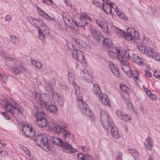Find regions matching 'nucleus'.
Masks as SVG:
<instances>
[{
  "label": "nucleus",
  "instance_id": "nucleus-1",
  "mask_svg": "<svg viewBox=\"0 0 160 160\" xmlns=\"http://www.w3.org/2000/svg\"><path fill=\"white\" fill-rule=\"evenodd\" d=\"M63 133L65 142L55 137L52 138V143L54 144H56L59 146L62 147L65 149L69 150L71 152H75L76 150L68 144L70 141H72L73 135L68 131L65 130L63 131Z\"/></svg>",
  "mask_w": 160,
  "mask_h": 160
},
{
  "label": "nucleus",
  "instance_id": "nucleus-2",
  "mask_svg": "<svg viewBox=\"0 0 160 160\" xmlns=\"http://www.w3.org/2000/svg\"><path fill=\"white\" fill-rule=\"evenodd\" d=\"M123 53L122 51L118 54V59L120 61L122 66L121 67L122 70L128 76H131V69L129 67V62L128 60L130 58V54L129 52H126V54H123Z\"/></svg>",
  "mask_w": 160,
  "mask_h": 160
},
{
  "label": "nucleus",
  "instance_id": "nucleus-3",
  "mask_svg": "<svg viewBox=\"0 0 160 160\" xmlns=\"http://www.w3.org/2000/svg\"><path fill=\"white\" fill-rule=\"evenodd\" d=\"M75 94L78 98L77 103L82 113L89 117H91L93 115V113L90 109L88 107L86 102H83L82 99V93H79V90H76Z\"/></svg>",
  "mask_w": 160,
  "mask_h": 160
},
{
  "label": "nucleus",
  "instance_id": "nucleus-4",
  "mask_svg": "<svg viewBox=\"0 0 160 160\" xmlns=\"http://www.w3.org/2000/svg\"><path fill=\"white\" fill-rule=\"evenodd\" d=\"M35 142L38 145L43 148L46 151L48 152L50 150L48 144V138L45 135H37L35 137Z\"/></svg>",
  "mask_w": 160,
  "mask_h": 160
},
{
  "label": "nucleus",
  "instance_id": "nucleus-5",
  "mask_svg": "<svg viewBox=\"0 0 160 160\" xmlns=\"http://www.w3.org/2000/svg\"><path fill=\"white\" fill-rule=\"evenodd\" d=\"M102 122L101 124L103 128L107 131L110 129V131L112 138L115 139H118L119 138V135L118 134L116 128L114 125L113 123L110 120L107 121H105Z\"/></svg>",
  "mask_w": 160,
  "mask_h": 160
},
{
  "label": "nucleus",
  "instance_id": "nucleus-6",
  "mask_svg": "<svg viewBox=\"0 0 160 160\" xmlns=\"http://www.w3.org/2000/svg\"><path fill=\"white\" fill-rule=\"evenodd\" d=\"M32 113L36 119V123L39 127H43L47 125L48 121L44 116V113L43 112H39L37 111L33 110Z\"/></svg>",
  "mask_w": 160,
  "mask_h": 160
},
{
  "label": "nucleus",
  "instance_id": "nucleus-7",
  "mask_svg": "<svg viewBox=\"0 0 160 160\" xmlns=\"http://www.w3.org/2000/svg\"><path fill=\"white\" fill-rule=\"evenodd\" d=\"M102 2L103 4L101 2L100 3L99 2H96V5L99 7L101 6L104 12L107 13H110L112 11V8L114 9L112 6V4L110 3V1H107L104 2L102 1Z\"/></svg>",
  "mask_w": 160,
  "mask_h": 160
},
{
  "label": "nucleus",
  "instance_id": "nucleus-8",
  "mask_svg": "<svg viewBox=\"0 0 160 160\" xmlns=\"http://www.w3.org/2000/svg\"><path fill=\"white\" fill-rule=\"evenodd\" d=\"M136 32L134 28H130L127 29V33L125 35V39L128 41L134 40L135 41L137 39H139V37L136 36Z\"/></svg>",
  "mask_w": 160,
  "mask_h": 160
},
{
  "label": "nucleus",
  "instance_id": "nucleus-9",
  "mask_svg": "<svg viewBox=\"0 0 160 160\" xmlns=\"http://www.w3.org/2000/svg\"><path fill=\"white\" fill-rule=\"evenodd\" d=\"M72 56L75 59H77V60L81 62L82 64H85L86 61L85 60L84 54L81 51L77 50L74 51L72 53Z\"/></svg>",
  "mask_w": 160,
  "mask_h": 160
},
{
  "label": "nucleus",
  "instance_id": "nucleus-10",
  "mask_svg": "<svg viewBox=\"0 0 160 160\" xmlns=\"http://www.w3.org/2000/svg\"><path fill=\"white\" fill-rule=\"evenodd\" d=\"M67 125L66 124L62 123L59 125L57 123H52L51 126V129L57 133H61L65 130Z\"/></svg>",
  "mask_w": 160,
  "mask_h": 160
},
{
  "label": "nucleus",
  "instance_id": "nucleus-11",
  "mask_svg": "<svg viewBox=\"0 0 160 160\" xmlns=\"http://www.w3.org/2000/svg\"><path fill=\"white\" fill-rule=\"evenodd\" d=\"M11 71L12 73L15 75H17L23 71H26L27 70L19 62V65H15L13 66V68H11Z\"/></svg>",
  "mask_w": 160,
  "mask_h": 160
},
{
  "label": "nucleus",
  "instance_id": "nucleus-12",
  "mask_svg": "<svg viewBox=\"0 0 160 160\" xmlns=\"http://www.w3.org/2000/svg\"><path fill=\"white\" fill-rule=\"evenodd\" d=\"M91 32L93 37L97 41H99L104 38L102 34L93 28H90Z\"/></svg>",
  "mask_w": 160,
  "mask_h": 160
},
{
  "label": "nucleus",
  "instance_id": "nucleus-13",
  "mask_svg": "<svg viewBox=\"0 0 160 160\" xmlns=\"http://www.w3.org/2000/svg\"><path fill=\"white\" fill-rule=\"evenodd\" d=\"M121 51L124 53L123 54L125 55L126 52H129L128 51H126L124 50H123L121 48H116L115 50V52L111 50H108V55L110 58L111 59H113L115 57L118 59V57L117 56L118 54Z\"/></svg>",
  "mask_w": 160,
  "mask_h": 160
},
{
  "label": "nucleus",
  "instance_id": "nucleus-14",
  "mask_svg": "<svg viewBox=\"0 0 160 160\" xmlns=\"http://www.w3.org/2000/svg\"><path fill=\"white\" fill-rule=\"evenodd\" d=\"M53 100H56L57 103L60 106H62L63 104V98L62 96L54 92L52 94Z\"/></svg>",
  "mask_w": 160,
  "mask_h": 160
},
{
  "label": "nucleus",
  "instance_id": "nucleus-15",
  "mask_svg": "<svg viewBox=\"0 0 160 160\" xmlns=\"http://www.w3.org/2000/svg\"><path fill=\"white\" fill-rule=\"evenodd\" d=\"M19 61L11 57L6 58L5 64L8 67H13L15 65H19Z\"/></svg>",
  "mask_w": 160,
  "mask_h": 160
},
{
  "label": "nucleus",
  "instance_id": "nucleus-16",
  "mask_svg": "<svg viewBox=\"0 0 160 160\" xmlns=\"http://www.w3.org/2000/svg\"><path fill=\"white\" fill-rule=\"evenodd\" d=\"M98 98L100 100L103 104L110 106V102L107 95L105 94H102L99 96Z\"/></svg>",
  "mask_w": 160,
  "mask_h": 160
},
{
  "label": "nucleus",
  "instance_id": "nucleus-17",
  "mask_svg": "<svg viewBox=\"0 0 160 160\" xmlns=\"http://www.w3.org/2000/svg\"><path fill=\"white\" fill-rule=\"evenodd\" d=\"M30 22L31 24L38 28L39 29H40L39 27L40 26L42 27V24H44L43 21L41 20L38 18L34 19L32 18Z\"/></svg>",
  "mask_w": 160,
  "mask_h": 160
},
{
  "label": "nucleus",
  "instance_id": "nucleus-18",
  "mask_svg": "<svg viewBox=\"0 0 160 160\" xmlns=\"http://www.w3.org/2000/svg\"><path fill=\"white\" fill-rule=\"evenodd\" d=\"M108 66L111 71L114 75L117 77H119V74L117 67L111 62H109L108 63Z\"/></svg>",
  "mask_w": 160,
  "mask_h": 160
},
{
  "label": "nucleus",
  "instance_id": "nucleus-19",
  "mask_svg": "<svg viewBox=\"0 0 160 160\" xmlns=\"http://www.w3.org/2000/svg\"><path fill=\"white\" fill-rule=\"evenodd\" d=\"M132 61L140 66H142L143 64V60L142 59L139 57L136 54H133L132 56Z\"/></svg>",
  "mask_w": 160,
  "mask_h": 160
},
{
  "label": "nucleus",
  "instance_id": "nucleus-20",
  "mask_svg": "<svg viewBox=\"0 0 160 160\" xmlns=\"http://www.w3.org/2000/svg\"><path fill=\"white\" fill-rule=\"evenodd\" d=\"M80 74L83 78L88 82L92 81V77L91 75L89 73L88 70H84L80 72Z\"/></svg>",
  "mask_w": 160,
  "mask_h": 160
},
{
  "label": "nucleus",
  "instance_id": "nucleus-21",
  "mask_svg": "<svg viewBox=\"0 0 160 160\" xmlns=\"http://www.w3.org/2000/svg\"><path fill=\"white\" fill-rule=\"evenodd\" d=\"M63 20L68 25L73 22V20L70 15L67 13L63 12L62 14Z\"/></svg>",
  "mask_w": 160,
  "mask_h": 160
},
{
  "label": "nucleus",
  "instance_id": "nucleus-22",
  "mask_svg": "<svg viewBox=\"0 0 160 160\" xmlns=\"http://www.w3.org/2000/svg\"><path fill=\"white\" fill-rule=\"evenodd\" d=\"M100 116L101 123L104 122V124L105 121H107L110 120L108 117V114L104 110H101L100 111Z\"/></svg>",
  "mask_w": 160,
  "mask_h": 160
},
{
  "label": "nucleus",
  "instance_id": "nucleus-23",
  "mask_svg": "<svg viewBox=\"0 0 160 160\" xmlns=\"http://www.w3.org/2000/svg\"><path fill=\"white\" fill-rule=\"evenodd\" d=\"M152 142L151 138L148 137L145 139L144 143L145 148L148 150H151L152 147Z\"/></svg>",
  "mask_w": 160,
  "mask_h": 160
},
{
  "label": "nucleus",
  "instance_id": "nucleus-24",
  "mask_svg": "<svg viewBox=\"0 0 160 160\" xmlns=\"http://www.w3.org/2000/svg\"><path fill=\"white\" fill-rule=\"evenodd\" d=\"M112 29L116 32L117 34L120 36H122L125 38L126 32L123 31L120 29L114 26L111 27Z\"/></svg>",
  "mask_w": 160,
  "mask_h": 160
},
{
  "label": "nucleus",
  "instance_id": "nucleus-25",
  "mask_svg": "<svg viewBox=\"0 0 160 160\" xmlns=\"http://www.w3.org/2000/svg\"><path fill=\"white\" fill-rule=\"evenodd\" d=\"M4 107L10 113L13 114L14 113V108L13 104H11L7 102L5 105Z\"/></svg>",
  "mask_w": 160,
  "mask_h": 160
},
{
  "label": "nucleus",
  "instance_id": "nucleus-26",
  "mask_svg": "<svg viewBox=\"0 0 160 160\" xmlns=\"http://www.w3.org/2000/svg\"><path fill=\"white\" fill-rule=\"evenodd\" d=\"M154 53L153 49L150 48L148 46H146V49H145L144 53L148 57H152Z\"/></svg>",
  "mask_w": 160,
  "mask_h": 160
},
{
  "label": "nucleus",
  "instance_id": "nucleus-27",
  "mask_svg": "<svg viewBox=\"0 0 160 160\" xmlns=\"http://www.w3.org/2000/svg\"><path fill=\"white\" fill-rule=\"evenodd\" d=\"M47 110L50 112L56 114L58 111V108L55 105L52 104H50L48 106Z\"/></svg>",
  "mask_w": 160,
  "mask_h": 160
},
{
  "label": "nucleus",
  "instance_id": "nucleus-28",
  "mask_svg": "<svg viewBox=\"0 0 160 160\" xmlns=\"http://www.w3.org/2000/svg\"><path fill=\"white\" fill-rule=\"evenodd\" d=\"M74 23L77 27H84L85 25L88 24V22L79 18L78 20L76 22H74Z\"/></svg>",
  "mask_w": 160,
  "mask_h": 160
},
{
  "label": "nucleus",
  "instance_id": "nucleus-29",
  "mask_svg": "<svg viewBox=\"0 0 160 160\" xmlns=\"http://www.w3.org/2000/svg\"><path fill=\"white\" fill-rule=\"evenodd\" d=\"M77 158L78 160H92V159L91 157L81 153L78 154Z\"/></svg>",
  "mask_w": 160,
  "mask_h": 160
},
{
  "label": "nucleus",
  "instance_id": "nucleus-30",
  "mask_svg": "<svg viewBox=\"0 0 160 160\" xmlns=\"http://www.w3.org/2000/svg\"><path fill=\"white\" fill-rule=\"evenodd\" d=\"M93 90L94 93L96 95L99 96L102 94L101 92L100 88L97 84H95L93 85Z\"/></svg>",
  "mask_w": 160,
  "mask_h": 160
},
{
  "label": "nucleus",
  "instance_id": "nucleus-31",
  "mask_svg": "<svg viewBox=\"0 0 160 160\" xmlns=\"http://www.w3.org/2000/svg\"><path fill=\"white\" fill-rule=\"evenodd\" d=\"M102 41L103 45L105 47H111L112 44V41L111 39L108 38H106L102 39Z\"/></svg>",
  "mask_w": 160,
  "mask_h": 160
},
{
  "label": "nucleus",
  "instance_id": "nucleus-32",
  "mask_svg": "<svg viewBox=\"0 0 160 160\" xmlns=\"http://www.w3.org/2000/svg\"><path fill=\"white\" fill-rule=\"evenodd\" d=\"M39 9L40 10V13L41 16L47 19H50L51 20H53L54 19L53 18L51 17L50 16L48 15V14L45 13V12L41 9L39 8Z\"/></svg>",
  "mask_w": 160,
  "mask_h": 160
},
{
  "label": "nucleus",
  "instance_id": "nucleus-33",
  "mask_svg": "<svg viewBox=\"0 0 160 160\" xmlns=\"http://www.w3.org/2000/svg\"><path fill=\"white\" fill-rule=\"evenodd\" d=\"M79 18L82 19L85 21L86 20L89 21L91 20L90 18L89 17L86 13L83 12L81 13Z\"/></svg>",
  "mask_w": 160,
  "mask_h": 160
},
{
  "label": "nucleus",
  "instance_id": "nucleus-34",
  "mask_svg": "<svg viewBox=\"0 0 160 160\" xmlns=\"http://www.w3.org/2000/svg\"><path fill=\"white\" fill-rule=\"evenodd\" d=\"M13 105H14V110H16L19 113L22 114L23 109L21 106L18 105L17 103L14 102Z\"/></svg>",
  "mask_w": 160,
  "mask_h": 160
},
{
  "label": "nucleus",
  "instance_id": "nucleus-35",
  "mask_svg": "<svg viewBox=\"0 0 160 160\" xmlns=\"http://www.w3.org/2000/svg\"><path fill=\"white\" fill-rule=\"evenodd\" d=\"M10 38L12 43L13 44H17L18 43V38L14 35H12L10 36Z\"/></svg>",
  "mask_w": 160,
  "mask_h": 160
},
{
  "label": "nucleus",
  "instance_id": "nucleus-36",
  "mask_svg": "<svg viewBox=\"0 0 160 160\" xmlns=\"http://www.w3.org/2000/svg\"><path fill=\"white\" fill-rule=\"evenodd\" d=\"M45 89L48 92H52L53 91V86L50 84V82L46 83L45 85Z\"/></svg>",
  "mask_w": 160,
  "mask_h": 160
},
{
  "label": "nucleus",
  "instance_id": "nucleus-37",
  "mask_svg": "<svg viewBox=\"0 0 160 160\" xmlns=\"http://www.w3.org/2000/svg\"><path fill=\"white\" fill-rule=\"evenodd\" d=\"M101 28L104 32L107 33L109 35H111L112 34V32L110 31H108V25L107 23H106L104 24L103 27H101Z\"/></svg>",
  "mask_w": 160,
  "mask_h": 160
},
{
  "label": "nucleus",
  "instance_id": "nucleus-38",
  "mask_svg": "<svg viewBox=\"0 0 160 160\" xmlns=\"http://www.w3.org/2000/svg\"><path fill=\"white\" fill-rule=\"evenodd\" d=\"M27 131L29 133L28 134H25L26 136H27V137L29 138H32L34 136L35 133L34 130L33 128H30L29 130Z\"/></svg>",
  "mask_w": 160,
  "mask_h": 160
},
{
  "label": "nucleus",
  "instance_id": "nucleus-39",
  "mask_svg": "<svg viewBox=\"0 0 160 160\" xmlns=\"http://www.w3.org/2000/svg\"><path fill=\"white\" fill-rule=\"evenodd\" d=\"M120 88L122 91L126 93H128L129 92V88L124 84H120Z\"/></svg>",
  "mask_w": 160,
  "mask_h": 160
},
{
  "label": "nucleus",
  "instance_id": "nucleus-40",
  "mask_svg": "<svg viewBox=\"0 0 160 160\" xmlns=\"http://www.w3.org/2000/svg\"><path fill=\"white\" fill-rule=\"evenodd\" d=\"M8 77L5 75H2L0 73V80L1 81L6 83L8 81Z\"/></svg>",
  "mask_w": 160,
  "mask_h": 160
},
{
  "label": "nucleus",
  "instance_id": "nucleus-41",
  "mask_svg": "<svg viewBox=\"0 0 160 160\" xmlns=\"http://www.w3.org/2000/svg\"><path fill=\"white\" fill-rule=\"evenodd\" d=\"M32 63L37 68H42V64L39 62H37L35 61L32 60Z\"/></svg>",
  "mask_w": 160,
  "mask_h": 160
},
{
  "label": "nucleus",
  "instance_id": "nucleus-42",
  "mask_svg": "<svg viewBox=\"0 0 160 160\" xmlns=\"http://www.w3.org/2000/svg\"><path fill=\"white\" fill-rule=\"evenodd\" d=\"M122 118L121 119H122L125 121H128L131 119V116L129 115H126L124 114L122 116Z\"/></svg>",
  "mask_w": 160,
  "mask_h": 160
},
{
  "label": "nucleus",
  "instance_id": "nucleus-43",
  "mask_svg": "<svg viewBox=\"0 0 160 160\" xmlns=\"http://www.w3.org/2000/svg\"><path fill=\"white\" fill-rule=\"evenodd\" d=\"M139 74V72L137 71H134L132 73L131 72V76H128L130 77H132L136 79L138 78Z\"/></svg>",
  "mask_w": 160,
  "mask_h": 160
},
{
  "label": "nucleus",
  "instance_id": "nucleus-44",
  "mask_svg": "<svg viewBox=\"0 0 160 160\" xmlns=\"http://www.w3.org/2000/svg\"><path fill=\"white\" fill-rule=\"evenodd\" d=\"M38 32L39 34V36H38L39 39L41 40H44L45 38V34L42 32V30L39 29Z\"/></svg>",
  "mask_w": 160,
  "mask_h": 160
},
{
  "label": "nucleus",
  "instance_id": "nucleus-45",
  "mask_svg": "<svg viewBox=\"0 0 160 160\" xmlns=\"http://www.w3.org/2000/svg\"><path fill=\"white\" fill-rule=\"evenodd\" d=\"M68 78L70 82H72V83H74V81L75 80V77L72 73L69 72V73Z\"/></svg>",
  "mask_w": 160,
  "mask_h": 160
},
{
  "label": "nucleus",
  "instance_id": "nucleus-46",
  "mask_svg": "<svg viewBox=\"0 0 160 160\" xmlns=\"http://www.w3.org/2000/svg\"><path fill=\"white\" fill-rule=\"evenodd\" d=\"M66 24L67 23L65 22L60 21L59 22L58 26L60 29H64L66 28Z\"/></svg>",
  "mask_w": 160,
  "mask_h": 160
},
{
  "label": "nucleus",
  "instance_id": "nucleus-47",
  "mask_svg": "<svg viewBox=\"0 0 160 160\" xmlns=\"http://www.w3.org/2000/svg\"><path fill=\"white\" fill-rule=\"evenodd\" d=\"M123 99L124 102L126 103L128 108H130L132 106L131 103H130V101L128 99L125 98H123Z\"/></svg>",
  "mask_w": 160,
  "mask_h": 160
},
{
  "label": "nucleus",
  "instance_id": "nucleus-48",
  "mask_svg": "<svg viewBox=\"0 0 160 160\" xmlns=\"http://www.w3.org/2000/svg\"><path fill=\"white\" fill-rule=\"evenodd\" d=\"M67 46L68 48L71 51L72 54V53L74 52V51H77L76 48L74 46V45L71 44L70 43L67 44Z\"/></svg>",
  "mask_w": 160,
  "mask_h": 160
},
{
  "label": "nucleus",
  "instance_id": "nucleus-49",
  "mask_svg": "<svg viewBox=\"0 0 160 160\" xmlns=\"http://www.w3.org/2000/svg\"><path fill=\"white\" fill-rule=\"evenodd\" d=\"M152 58L156 61L160 62V54L154 52Z\"/></svg>",
  "mask_w": 160,
  "mask_h": 160
},
{
  "label": "nucleus",
  "instance_id": "nucleus-50",
  "mask_svg": "<svg viewBox=\"0 0 160 160\" xmlns=\"http://www.w3.org/2000/svg\"><path fill=\"white\" fill-rule=\"evenodd\" d=\"M96 22L97 24L100 28L103 27V26L104 25V24H106L104 21L100 20V19H97L96 20Z\"/></svg>",
  "mask_w": 160,
  "mask_h": 160
},
{
  "label": "nucleus",
  "instance_id": "nucleus-51",
  "mask_svg": "<svg viewBox=\"0 0 160 160\" xmlns=\"http://www.w3.org/2000/svg\"><path fill=\"white\" fill-rule=\"evenodd\" d=\"M137 48L139 51L141 53H144L146 49V46L144 47L142 46H138Z\"/></svg>",
  "mask_w": 160,
  "mask_h": 160
},
{
  "label": "nucleus",
  "instance_id": "nucleus-52",
  "mask_svg": "<svg viewBox=\"0 0 160 160\" xmlns=\"http://www.w3.org/2000/svg\"><path fill=\"white\" fill-rule=\"evenodd\" d=\"M38 102V103L42 106L46 105V102L43 100H42L41 99L38 98V99L37 100Z\"/></svg>",
  "mask_w": 160,
  "mask_h": 160
},
{
  "label": "nucleus",
  "instance_id": "nucleus-53",
  "mask_svg": "<svg viewBox=\"0 0 160 160\" xmlns=\"http://www.w3.org/2000/svg\"><path fill=\"white\" fill-rule=\"evenodd\" d=\"M59 86L61 88L63 89L66 90L68 88L66 84L63 82H61L59 84Z\"/></svg>",
  "mask_w": 160,
  "mask_h": 160
},
{
  "label": "nucleus",
  "instance_id": "nucleus-54",
  "mask_svg": "<svg viewBox=\"0 0 160 160\" xmlns=\"http://www.w3.org/2000/svg\"><path fill=\"white\" fill-rule=\"evenodd\" d=\"M116 114L121 119L122 118V116L124 113H123L120 110H117L116 112Z\"/></svg>",
  "mask_w": 160,
  "mask_h": 160
},
{
  "label": "nucleus",
  "instance_id": "nucleus-55",
  "mask_svg": "<svg viewBox=\"0 0 160 160\" xmlns=\"http://www.w3.org/2000/svg\"><path fill=\"white\" fill-rule=\"evenodd\" d=\"M74 41L76 42V43L78 45L82 46V43L83 42V41L82 40L78 39L77 38L74 39Z\"/></svg>",
  "mask_w": 160,
  "mask_h": 160
},
{
  "label": "nucleus",
  "instance_id": "nucleus-56",
  "mask_svg": "<svg viewBox=\"0 0 160 160\" xmlns=\"http://www.w3.org/2000/svg\"><path fill=\"white\" fill-rule=\"evenodd\" d=\"M122 153L121 152H119L117 157V160H122Z\"/></svg>",
  "mask_w": 160,
  "mask_h": 160
},
{
  "label": "nucleus",
  "instance_id": "nucleus-57",
  "mask_svg": "<svg viewBox=\"0 0 160 160\" xmlns=\"http://www.w3.org/2000/svg\"><path fill=\"white\" fill-rule=\"evenodd\" d=\"M145 75L147 77H150L152 75V74L148 71H145Z\"/></svg>",
  "mask_w": 160,
  "mask_h": 160
},
{
  "label": "nucleus",
  "instance_id": "nucleus-58",
  "mask_svg": "<svg viewBox=\"0 0 160 160\" xmlns=\"http://www.w3.org/2000/svg\"><path fill=\"white\" fill-rule=\"evenodd\" d=\"M12 17L10 15L6 16L5 18V20L6 21H9L11 20Z\"/></svg>",
  "mask_w": 160,
  "mask_h": 160
},
{
  "label": "nucleus",
  "instance_id": "nucleus-59",
  "mask_svg": "<svg viewBox=\"0 0 160 160\" xmlns=\"http://www.w3.org/2000/svg\"><path fill=\"white\" fill-rule=\"evenodd\" d=\"M149 97L152 100H155L156 98V96L155 95L152 94H151Z\"/></svg>",
  "mask_w": 160,
  "mask_h": 160
},
{
  "label": "nucleus",
  "instance_id": "nucleus-60",
  "mask_svg": "<svg viewBox=\"0 0 160 160\" xmlns=\"http://www.w3.org/2000/svg\"><path fill=\"white\" fill-rule=\"evenodd\" d=\"M24 152L28 156H30V152L28 149H27V150L26 151Z\"/></svg>",
  "mask_w": 160,
  "mask_h": 160
},
{
  "label": "nucleus",
  "instance_id": "nucleus-61",
  "mask_svg": "<svg viewBox=\"0 0 160 160\" xmlns=\"http://www.w3.org/2000/svg\"><path fill=\"white\" fill-rule=\"evenodd\" d=\"M128 151L129 153H134L135 151L133 149H129L128 150Z\"/></svg>",
  "mask_w": 160,
  "mask_h": 160
},
{
  "label": "nucleus",
  "instance_id": "nucleus-62",
  "mask_svg": "<svg viewBox=\"0 0 160 160\" xmlns=\"http://www.w3.org/2000/svg\"><path fill=\"white\" fill-rule=\"evenodd\" d=\"M158 75L159 74H158L157 71L155 72L154 73V76L156 78H158Z\"/></svg>",
  "mask_w": 160,
  "mask_h": 160
},
{
  "label": "nucleus",
  "instance_id": "nucleus-63",
  "mask_svg": "<svg viewBox=\"0 0 160 160\" xmlns=\"http://www.w3.org/2000/svg\"><path fill=\"white\" fill-rule=\"evenodd\" d=\"M24 128H27L28 129L27 130V131H28L29 130V129H30L29 128V127L28 125H24Z\"/></svg>",
  "mask_w": 160,
  "mask_h": 160
},
{
  "label": "nucleus",
  "instance_id": "nucleus-64",
  "mask_svg": "<svg viewBox=\"0 0 160 160\" xmlns=\"http://www.w3.org/2000/svg\"><path fill=\"white\" fill-rule=\"evenodd\" d=\"M21 149L25 152L27 150L28 148H26L24 147H23Z\"/></svg>",
  "mask_w": 160,
  "mask_h": 160
}]
</instances>
